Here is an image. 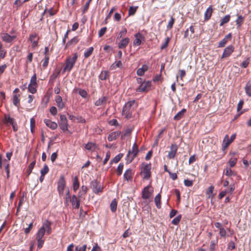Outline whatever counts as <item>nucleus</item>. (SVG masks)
Wrapping results in <instances>:
<instances>
[{"label":"nucleus","mask_w":251,"mask_h":251,"mask_svg":"<svg viewBox=\"0 0 251 251\" xmlns=\"http://www.w3.org/2000/svg\"><path fill=\"white\" fill-rule=\"evenodd\" d=\"M49 235L51 232V223L47 220L42 225V226L39 228L36 234V240L37 241V247L39 249L42 248L44 240L43 239L45 233Z\"/></svg>","instance_id":"obj_1"},{"label":"nucleus","mask_w":251,"mask_h":251,"mask_svg":"<svg viewBox=\"0 0 251 251\" xmlns=\"http://www.w3.org/2000/svg\"><path fill=\"white\" fill-rule=\"evenodd\" d=\"M78 58V54L77 52L73 54V56H67L65 60V66L63 69V73L66 72H70L74 67Z\"/></svg>","instance_id":"obj_2"},{"label":"nucleus","mask_w":251,"mask_h":251,"mask_svg":"<svg viewBox=\"0 0 251 251\" xmlns=\"http://www.w3.org/2000/svg\"><path fill=\"white\" fill-rule=\"evenodd\" d=\"M135 100L128 101L124 105L122 112V115L125 116L126 119L131 118L132 117V112L134 110L133 107L135 104Z\"/></svg>","instance_id":"obj_3"},{"label":"nucleus","mask_w":251,"mask_h":251,"mask_svg":"<svg viewBox=\"0 0 251 251\" xmlns=\"http://www.w3.org/2000/svg\"><path fill=\"white\" fill-rule=\"evenodd\" d=\"M151 164L142 163L141 165V174L143 175V178L148 179L151 176Z\"/></svg>","instance_id":"obj_4"},{"label":"nucleus","mask_w":251,"mask_h":251,"mask_svg":"<svg viewBox=\"0 0 251 251\" xmlns=\"http://www.w3.org/2000/svg\"><path fill=\"white\" fill-rule=\"evenodd\" d=\"M91 187L93 192L96 194L102 193L103 191V186L97 180H94L91 182Z\"/></svg>","instance_id":"obj_5"},{"label":"nucleus","mask_w":251,"mask_h":251,"mask_svg":"<svg viewBox=\"0 0 251 251\" xmlns=\"http://www.w3.org/2000/svg\"><path fill=\"white\" fill-rule=\"evenodd\" d=\"M66 184L65 177L63 176H61L57 183V191L59 195L61 197L63 196L64 190Z\"/></svg>","instance_id":"obj_6"},{"label":"nucleus","mask_w":251,"mask_h":251,"mask_svg":"<svg viewBox=\"0 0 251 251\" xmlns=\"http://www.w3.org/2000/svg\"><path fill=\"white\" fill-rule=\"evenodd\" d=\"M59 126L63 132H66L68 130V120L65 115H60Z\"/></svg>","instance_id":"obj_7"},{"label":"nucleus","mask_w":251,"mask_h":251,"mask_svg":"<svg viewBox=\"0 0 251 251\" xmlns=\"http://www.w3.org/2000/svg\"><path fill=\"white\" fill-rule=\"evenodd\" d=\"M151 86V82L150 81H144L140 85L137 89V91L139 92H148Z\"/></svg>","instance_id":"obj_8"},{"label":"nucleus","mask_w":251,"mask_h":251,"mask_svg":"<svg viewBox=\"0 0 251 251\" xmlns=\"http://www.w3.org/2000/svg\"><path fill=\"white\" fill-rule=\"evenodd\" d=\"M1 38L5 43H11L17 38V36L10 35L8 33H3L1 34Z\"/></svg>","instance_id":"obj_9"},{"label":"nucleus","mask_w":251,"mask_h":251,"mask_svg":"<svg viewBox=\"0 0 251 251\" xmlns=\"http://www.w3.org/2000/svg\"><path fill=\"white\" fill-rule=\"evenodd\" d=\"M153 189L151 186L148 185L145 187L142 193V198L143 199H149L152 194Z\"/></svg>","instance_id":"obj_10"},{"label":"nucleus","mask_w":251,"mask_h":251,"mask_svg":"<svg viewBox=\"0 0 251 251\" xmlns=\"http://www.w3.org/2000/svg\"><path fill=\"white\" fill-rule=\"evenodd\" d=\"M81 200V199L79 198L78 196L77 197L76 195H73L69 201L71 203L73 208L77 209L79 208Z\"/></svg>","instance_id":"obj_11"},{"label":"nucleus","mask_w":251,"mask_h":251,"mask_svg":"<svg viewBox=\"0 0 251 251\" xmlns=\"http://www.w3.org/2000/svg\"><path fill=\"white\" fill-rule=\"evenodd\" d=\"M135 39L133 42V45L134 46H140L142 41H145V36L141 33L138 32L134 35Z\"/></svg>","instance_id":"obj_12"},{"label":"nucleus","mask_w":251,"mask_h":251,"mask_svg":"<svg viewBox=\"0 0 251 251\" xmlns=\"http://www.w3.org/2000/svg\"><path fill=\"white\" fill-rule=\"evenodd\" d=\"M139 151L135 150H129L126 156V162L127 164L130 163L132 160L137 156Z\"/></svg>","instance_id":"obj_13"},{"label":"nucleus","mask_w":251,"mask_h":251,"mask_svg":"<svg viewBox=\"0 0 251 251\" xmlns=\"http://www.w3.org/2000/svg\"><path fill=\"white\" fill-rule=\"evenodd\" d=\"M234 50V47L232 45H229L226 47L223 51L221 58L228 57Z\"/></svg>","instance_id":"obj_14"},{"label":"nucleus","mask_w":251,"mask_h":251,"mask_svg":"<svg viewBox=\"0 0 251 251\" xmlns=\"http://www.w3.org/2000/svg\"><path fill=\"white\" fill-rule=\"evenodd\" d=\"M177 150V146L176 144H172L170 147V151L168 153L167 157L169 159H173L176 154Z\"/></svg>","instance_id":"obj_15"},{"label":"nucleus","mask_w":251,"mask_h":251,"mask_svg":"<svg viewBox=\"0 0 251 251\" xmlns=\"http://www.w3.org/2000/svg\"><path fill=\"white\" fill-rule=\"evenodd\" d=\"M230 155L231 157L228 161V164L230 167H233L236 165L237 161V158L235 156L236 153L235 152H230Z\"/></svg>","instance_id":"obj_16"},{"label":"nucleus","mask_w":251,"mask_h":251,"mask_svg":"<svg viewBox=\"0 0 251 251\" xmlns=\"http://www.w3.org/2000/svg\"><path fill=\"white\" fill-rule=\"evenodd\" d=\"M129 38L128 37L123 38L118 44L119 49H125L126 47L129 42Z\"/></svg>","instance_id":"obj_17"},{"label":"nucleus","mask_w":251,"mask_h":251,"mask_svg":"<svg viewBox=\"0 0 251 251\" xmlns=\"http://www.w3.org/2000/svg\"><path fill=\"white\" fill-rule=\"evenodd\" d=\"M232 142L230 141L229 136L227 134L225 136L222 143V150L224 151L227 148Z\"/></svg>","instance_id":"obj_18"},{"label":"nucleus","mask_w":251,"mask_h":251,"mask_svg":"<svg viewBox=\"0 0 251 251\" xmlns=\"http://www.w3.org/2000/svg\"><path fill=\"white\" fill-rule=\"evenodd\" d=\"M121 133V132L119 131L112 132L108 135L107 140L110 142L115 140L120 135Z\"/></svg>","instance_id":"obj_19"},{"label":"nucleus","mask_w":251,"mask_h":251,"mask_svg":"<svg viewBox=\"0 0 251 251\" xmlns=\"http://www.w3.org/2000/svg\"><path fill=\"white\" fill-rule=\"evenodd\" d=\"M108 100V97L106 96H103L99 98L95 102V105L98 106L105 104Z\"/></svg>","instance_id":"obj_20"},{"label":"nucleus","mask_w":251,"mask_h":251,"mask_svg":"<svg viewBox=\"0 0 251 251\" xmlns=\"http://www.w3.org/2000/svg\"><path fill=\"white\" fill-rule=\"evenodd\" d=\"M44 121L47 126L53 130L55 129L57 127V124L55 122L49 119H45Z\"/></svg>","instance_id":"obj_21"},{"label":"nucleus","mask_w":251,"mask_h":251,"mask_svg":"<svg viewBox=\"0 0 251 251\" xmlns=\"http://www.w3.org/2000/svg\"><path fill=\"white\" fill-rule=\"evenodd\" d=\"M149 69V67L148 65L144 64L143 65L142 67L139 68L136 72L137 75L138 76H143L145 73L147 72Z\"/></svg>","instance_id":"obj_22"},{"label":"nucleus","mask_w":251,"mask_h":251,"mask_svg":"<svg viewBox=\"0 0 251 251\" xmlns=\"http://www.w3.org/2000/svg\"><path fill=\"white\" fill-rule=\"evenodd\" d=\"M88 191V188L86 186L82 185L81 187L80 190H79L78 193V196L79 198L82 199L83 198H84L86 194H87Z\"/></svg>","instance_id":"obj_23"},{"label":"nucleus","mask_w":251,"mask_h":251,"mask_svg":"<svg viewBox=\"0 0 251 251\" xmlns=\"http://www.w3.org/2000/svg\"><path fill=\"white\" fill-rule=\"evenodd\" d=\"M133 173L131 169H129L125 172L124 174V179L127 181L130 180L132 178Z\"/></svg>","instance_id":"obj_24"},{"label":"nucleus","mask_w":251,"mask_h":251,"mask_svg":"<svg viewBox=\"0 0 251 251\" xmlns=\"http://www.w3.org/2000/svg\"><path fill=\"white\" fill-rule=\"evenodd\" d=\"M55 101L57 103V106L60 109H63L65 106V104L62 101V99L60 96H56L55 99Z\"/></svg>","instance_id":"obj_25"},{"label":"nucleus","mask_w":251,"mask_h":251,"mask_svg":"<svg viewBox=\"0 0 251 251\" xmlns=\"http://www.w3.org/2000/svg\"><path fill=\"white\" fill-rule=\"evenodd\" d=\"M84 148L87 150L93 151L97 149V145L94 143L88 142L87 144H85Z\"/></svg>","instance_id":"obj_26"},{"label":"nucleus","mask_w":251,"mask_h":251,"mask_svg":"<svg viewBox=\"0 0 251 251\" xmlns=\"http://www.w3.org/2000/svg\"><path fill=\"white\" fill-rule=\"evenodd\" d=\"M186 112V109L185 108L182 109L180 111L178 112L174 117V120L178 121L180 120L184 115Z\"/></svg>","instance_id":"obj_27"},{"label":"nucleus","mask_w":251,"mask_h":251,"mask_svg":"<svg viewBox=\"0 0 251 251\" xmlns=\"http://www.w3.org/2000/svg\"><path fill=\"white\" fill-rule=\"evenodd\" d=\"M109 77V73L107 71H102L100 74L99 77L101 80H105Z\"/></svg>","instance_id":"obj_28"},{"label":"nucleus","mask_w":251,"mask_h":251,"mask_svg":"<svg viewBox=\"0 0 251 251\" xmlns=\"http://www.w3.org/2000/svg\"><path fill=\"white\" fill-rule=\"evenodd\" d=\"M123 66L122 63L121 61H115L110 67V70H114L117 68H121Z\"/></svg>","instance_id":"obj_29"},{"label":"nucleus","mask_w":251,"mask_h":251,"mask_svg":"<svg viewBox=\"0 0 251 251\" xmlns=\"http://www.w3.org/2000/svg\"><path fill=\"white\" fill-rule=\"evenodd\" d=\"M79 187V182L77 176H75L73 179V190L75 192H76Z\"/></svg>","instance_id":"obj_30"},{"label":"nucleus","mask_w":251,"mask_h":251,"mask_svg":"<svg viewBox=\"0 0 251 251\" xmlns=\"http://www.w3.org/2000/svg\"><path fill=\"white\" fill-rule=\"evenodd\" d=\"M20 94H14L13 97V103L17 107L20 106V100L19 99Z\"/></svg>","instance_id":"obj_31"},{"label":"nucleus","mask_w":251,"mask_h":251,"mask_svg":"<svg viewBox=\"0 0 251 251\" xmlns=\"http://www.w3.org/2000/svg\"><path fill=\"white\" fill-rule=\"evenodd\" d=\"M94 51V48L91 47L88 49H86L84 52V56L85 58H87L90 57Z\"/></svg>","instance_id":"obj_32"},{"label":"nucleus","mask_w":251,"mask_h":251,"mask_svg":"<svg viewBox=\"0 0 251 251\" xmlns=\"http://www.w3.org/2000/svg\"><path fill=\"white\" fill-rule=\"evenodd\" d=\"M161 195L160 193L158 194L155 197L154 201L155 205L158 208H161Z\"/></svg>","instance_id":"obj_33"},{"label":"nucleus","mask_w":251,"mask_h":251,"mask_svg":"<svg viewBox=\"0 0 251 251\" xmlns=\"http://www.w3.org/2000/svg\"><path fill=\"white\" fill-rule=\"evenodd\" d=\"M110 209L112 212H115L117 210V201L115 199L113 200L110 203Z\"/></svg>","instance_id":"obj_34"},{"label":"nucleus","mask_w":251,"mask_h":251,"mask_svg":"<svg viewBox=\"0 0 251 251\" xmlns=\"http://www.w3.org/2000/svg\"><path fill=\"white\" fill-rule=\"evenodd\" d=\"M246 94L249 96L251 97V83L248 82L245 87Z\"/></svg>","instance_id":"obj_35"},{"label":"nucleus","mask_w":251,"mask_h":251,"mask_svg":"<svg viewBox=\"0 0 251 251\" xmlns=\"http://www.w3.org/2000/svg\"><path fill=\"white\" fill-rule=\"evenodd\" d=\"M123 156V154L122 153H119L113 159L110 161V164H112L113 163H117L121 159L122 157Z\"/></svg>","instance_id":"obj_36"},{"label":"nucleus","mask_w":251,"mask_h":251,"mask_svg":"<svg viewBox=\"0 0 251 251\" xmlns=\"http://www.w3.org/2000/svg\"><path fill=\"white\" fill-rule=\"evenodd\" d=\"M78 42V39L77 37H75L72 38L71 40L68 41L66 45V48L69 47L71 45H75Z\"/></svg>","instance_id":"obj_37"},{"label":"nucleus","mask_w":251,"mask_h":251,"mask_svg":"<svg viewBox=\"0 0 251 251\" xmlns=\"http://www.w3.org/2000/svg\"><path fill=\"white\" fill-rule=\"evenodd\" d=\"M35 163H36V161L34 160L33 162H32L31 163H30L29 164V165H28V168L27 169V171H26L27 176H29L31 173L35 165Z\"/></svg>","instance_id":"obj_38"},{"label":"nucleus","mask_w":251,"mask_h":251,"mask_svg":"<svg viewBox=\"0 0 251 251\" xmlns=\"http://www.w3.org/2000/svg\"><path fill=\"white\" fill-rule=\"evenodd\" d=\"M36 75L35 73L31 76L30 83L28 85H32V86H38L37 82H36Z\"/></svg>","instance_id":"obj_39"},{"label":"nucleus","mask_w":251,"mask_h":251,"mask_svg":"<svg viewBox=\"0 0 251 251\" xmlns=\"http://www.w3.org/2000/svg\"><path fill=\"white\" fill-rule=\"evenodd\" d=\"M138 8V6H130L128 10V15L131 16L135 14L137 9Z\"/></svg>","instance_id":"obj_40"},{"label":"nucleus","mask_w":251,"mask_h":251,"mask_svg":"<svg viewBox=\"0 0 251 251\" xmlns=\"http://www.w3.org/2000/svg\"><path fill=\"white\" fill-rule=\"evenodd\" d=\"M49 59L50 56H45L44 59L42 60V66L44 69H46L47 67L49 64Z\"/></svg>","instance_id":"obj_41"},{"label":"nucleus","mask_w":251,"mask_h":251,"mask_svg":"<svg viewBox=\"0 0 251 251\" xmlns=\"http://www.w3.org/2000/svg\"><path fill=\"white\" fill-rule=\"evenodd\" d=\"M60 71L59 70H56L52 73V74L50 76V79L52 80H54L56 79L60 75Z\"/></svg>","instance_id":"obj_42"},{"label":"nucleus","mask_w":251,"mask_h":251,"mask_svg":"<svg viewBox=\"0 0 251 251\" xmlns=\"http://www.w3.org/2000/svg\"><path fill=\"white\" fill-rule=\"evenodd\" d=\"M127 33V29L126 28H123L119 32L117 39H120L125 37Z\"/></svg>","instance_id":"obj_43"},{"label":"nucleus","mask_w":251,"mask_h":251,"mask_svg":"<svg viewBox=\"0 0 251 251\" xmlns=\"http://www.w3.org/2000/svg\"><path fill=\"white\" fill-rule=\"evenodd\" d=\"M181 219V215H179L172 220V224L174 225H177L179 223Z\"/></svg>","instance_id":"obj_44"},{"label":"nucleus","mask_w":251,"mask_h":251,"mask_svg":"<svg viewBox=\"0 0 251 251\" xmlns=\"http://www.w3.org/2000/svg\"><path fill=\"white\" fill-rule=\"evenodd\" d=\"M49 171V168L47 164H45L44 165L43 168H42L40 171V173L41 175H46Z\"/></svg>","instance_id":"obj_45"},{"label":"nucleus","mask_w":251,"mask_h":251,"mask_svg":"<svg viewBox=\"0 0 251 251\" xmlns=\"http://www.w3.org/2000/svg\"><path fill=\"white\" fill-rule=\"evenodd\" d=\"M123 168L124 164L123 163H120L117 168V172L118 176H121L122 175Z\"/></svg>","instance_id":"obj_46"},{"label":"nucleus","mask_w":251,"mask_h":251,"mask_svg":"<svg viewBox=\"0 0 251 251\" xmlns=\"http://www.w3.org/2000/svg\"><path fill=\"white\" fill-rule=\"evenodd\" d=\"M38 37H39L38 34L36 33H34L30 35L28 38V41L30 42L36 41Z\"/></svg>","instance_id":"obj_47"},{"label":"nucleus","mask_w":251,"mask_h":251,"mask_svg":"<svg viewBox=\"0 0 251 251\" xmlns=\"http://www.w3.org/2000/svg\"><path fill=\"white\" fill-rule=\"evenodd\" d=\"M78 94L80 96H81L83 98H86L88 96V93L86 90L84 89H79L78 90Z\"/></svg>","instance_id":"obj_48"},{"label":"nucleus","mask_w":251,"mask_h":251,"mask_svg":"<svg viewBox=\"0 0 251 251\" xmlns=\"http://www.w3.org/2000/svg\"><path fill=\"white\" fill-rule=\"evenodd\" d=\"M37 86H32V85H28V90L29 92H30L32 94H34L37 91Z\"/></svg>","instance_id":"obj_49"},{"label":"nucleus","mask_w":251,"mask_h":251,"mask_svg":"<svg viewBox=\"0 0 251 251\" xmlns=\"http://www.w3.org/2000/svg\"><path fill=\"white\" fill-rule=\"evenodd\" d=\"M87 248L86 245L83 246H77L75 248V251H85Z\"/></svg>","instance_id":"obj_50"},{"label":"nucleus","mask_w":251,"mask_h":251,"mask_svg":"<svg viewBox=\"0 0 251 251\" xmlns=\"http://www.w3.org/2000/svg\"><path fill=\"white\" fill-rule=\"evenodd\" d=\"M226 234L227 232L224 227L219 230V235L221 237H225Z\"/></svg>","instance_id":"obj_51"},{"label":"nucleus","mask_w":251,"mask_h":251,"mask_svg":"<svg viewBox=\"0 0 251 251\" xmlns=\"http://www.w3.org/2000/svg\"><path fill=\"white\" fill-rule=\"evenodd\" d=\"M218 243V239L215 240H212L210 242V250L212 251H214L215 250V246Z\"/></svg>","instance_id":"obj_52"},{"label":"nucleus","mask_w":251,"mask_h":251,"mask_svg":"<svg viewBox=\"0 0 251 251\" xmlns=\"http://www.w3.org/2000/svg\"><path fill=\"white\" fill-rule=\"evenodd\" d=\"M235 245L233 241H230L227 245V249L230 251L233 250L235 249Z\"/></svg>","instance_id":"obj_53"},{"label":"nucleus","mask_w":251,"mask_h":251,"mask_svg":"<svg viewBox=\"0 0 251 251\" xmlns=\"http://www.w3.org/2000/svg\"><path fill=\"white\" fill-rule=\"evenodd\" d=\"M230 17H224V18L222 19L220 25H223L225 24L228 23Z\"/></svg>","instance_id":"obj_54"},{"label":"nucleus","mask_w":251,"mask_h":251,"mask_svg":"<svg viewBox=\"0 0 251 251\" xmlns=\"http://www.w3.org/2000/svg\"><path fill=\"white\" fill-rule=\"evenodd\" d=\"M169 41H170V38L167 37V38H166L165 42L162 45V46L161 47V49L163 50V49H165L166 48H167V46H168Z\"/></svg>","instance_id":"obj_55"},{"label":"nucleus","mask_w":251,"mask_h":251,"mask_svg":"<svg viewBox=\"0 0 251 251\" xmlns=\"http://www.w3.org/2000/svg\"><path fill=\"white\" fill-rule=\"evenodd\" d=\"M106 30L107 28L106 27H103L101 28L99 32V37H102L105 33Z\"/></svg>","instance_id":"obj_56"},{"label":"nucleus","mask_w":251,"mask_h":251,"mask_svg":"<svg viewBox=\"0 0 251 251\" xmlns=\"http://www.w3.org/2000/svg\"><path fill=\"white\" fill-rule=\"evenodd\" d=\"M46 13L47 14H49L50 16H53L56 14V11L52 8L50 9L48 11L45 10L44 13Z\"/></svg>","instance_id":"obj_57"},{"label":"nucleus","mask_w":251,"mask_h":251,"mask_svg":"<svg viewBox=\"0 0 251 251\" xmlns=\"http://www.w3.org/2000/svg\"><path fill=\"white\" fill-rule=\"evenodd\" d=\"M175 22V19L173 18V17H171L170 21L169 22L168 25H167V29H170L172 28L173 25Z\"/></svg>","instance_id":"obj_58"},{"label":"nucleus","mask_w":251,"mask_h":251,"mask_svg":"<svg viewBox=\"0 0 251 251\" xmlns=\"http://www.w3.org/2000/svg\"><path fill=\"white\" fill-rule=\"evenodd\" d=\"M213 12V9L212 6H209L205 11L204 13V16H211Z\"/></svg>","instance_id":"obj_59"},{"label":"nucleus","mask_w":251,"mask_h":251,"mask_svg":"<svg viewBox=\"0 0 251 251\" xmlns=\"http://www.w3.org/2000/svg\"><path fill=\"white\" fill-rule=\"evenodd\" d=\"M32 227H33V223H31L29 225H28V227L27 228H25L24 229V231H25V233L26 234H28L30 230H31V229L32 228Z\"/></svg>","instance_id":"obj_60"},{"label":"nucleus","mask_w":251,"mask_h":251,"mask_svg":"<svg viewBox=\"0 0 251 251\" xmlns=\"http://www.w3.org/2000/svg\"><path fill=\"white\" fill-rule=\"evenodd\" d=\"M184 184L187 187L192 186L193 184V182L192 180L189 179H185L184 180Z\"/></svg>","instance_id":"obj_61"},{"label":"nucleus","mask_w":251,"mask_h":251,"mask_svg":"<svg viewBox=\"0 0 251 251\" xmlns=\"http://www.w3.org/2000/svg\"><path fill=\"white\" fill-rule=\"evenodd\" d=\"M6 50L4 49V48L0 50V58L1 59H3L5 58L6 54Z\"/></svg>","instance_id":"obj_62"},{"label":"nucleus","mask_w":251,"mask_h":251,"mask_svg":"<svg viewBox=\"0 0 251 251\" xmlns=\"http://www.w3.org/2000/svg\"><path fill=\"white\" fill-rule=\"evenodd\" d=\"M225 175L227 176H231L233 174V172L230 168H226L224 171Z\"/></svg>","instance_id":"obj_63"},{"label":"nucleus","mask_w":251,"mask_h":251,"mask_svg":"<svg viewBox=\"0 0 251 251\" xmlns=\"http://www.w3.org/2000/svg\"><path fill=\"white\" fill-rule=\"evenodd\" d=\"M50 111L52 115H56L57 112V108L55 106H51L50 108Z\"/></svg>","instance_id":"obj_64"}]
</instances>
